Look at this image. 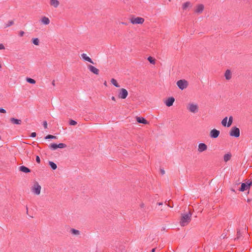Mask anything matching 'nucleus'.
Returning a JSON list of instances; mask_svg holds the SVG:
<instances>
[{
	"mask_svg": "<svg viewBox=\"0 0 252 252\" xmlns=\"http://www.w3.org/2000/svg\"><path fill=\"white\" fill-rule=\"evenodd\" d=\"M192 214L190 212L181 215L180 223L182 226L188 225L191 221Z\"/></svg>",
	"mask_w": 252,
	"mask_h": 252,
	"instance_id": "obj_1",
	"label": "nucleus"
},
{
	"mask_svg": "<svg viewBox=\"0 0 252 252\" xmlns=\"http://www.w3.org/2000/svg\"><path fill=\"white\" fill-rule=\"evenodd\" d=\"M187 109L189 112L195 114L199 111V106L198 104L194 102H189L187 105Z\"/></svg>",
	"mask_w": 252,
	"mask_h": 252,
	"instance_id": "obj_2",
	"label": "nucleus"
},
{
	"mask_svg": "<svg viewBox=\"0 0 252 252\" xmlns=\"http://www.w3.org/2000/svg\"><path fill=\"white\" fill-rule=\"evenodd\" d=\"M41 187L37 182H34L32 187V192L36 195H39L41 193Z\"/></svg>",
	"mask_w": 252,
	"mask_h": 252,
	"instance_id": "obj_3",
	"label": "nucleus"
},
{
	"mask_svg": "<svg viewBox=\"0 0 252 252\" xmlns=\"http://www.w3.org/2000/svg\"><path fill=\"white\" fill-rule=\"evenodd\" d=\"M233 117L232 116H230L229 118V119H228V121L227 122V121H228V118L227 117L224 118L221 121V125L223 126H227V127H229L231 126V125H232V122H233Z\"/></svg>",
	"mask_w": 252,
	"mask_h": 252,
	"instance_id": "obj_4",
	"label": "nucleus"
},
{
	"mask_svg": "<svg viewBox=\"0 0 252 252\" xmlns=\"http://www.w3.org/2000/svg\"><path fill=\"white\" fill-rule=\"evenodd\" d=\"M144 18L140 17H133L130 19V23L133 25L142 24L144 22Z\"/></svg>",
	"mask_w": 252,
	"mask_h": 252,
	"instance_id": "obj_5",
	"label": "nucleus"
},
{
	"mask_svg": "<svg viewBox=\"0 0 252 252\" xmlns=\"http://www.w3.org/2000/svg\"><path fill=\"white\" fill-rule=\"evenodd\" d=\"M229 135L231 136L238 137L240 136V129L239 128L233 126L229 131Z\"/></svg>",
	"mask_w": 252,
	"mask_h": 252,
	"instance_id": "obj_6",
	"label": "nucleus"
},
{
	"mask_svg": "<svg viewBox=\"0 0 252 252\" xmlns=\"http://www.w3.org/2000/svg\"><path fill=\"white\" fill-rule=\"evenodd\" d=\"M177 85L182 90L187 88L189 83L186 80H180L177 82Z\"/></svg>",
	"mask_w": 252,
	"mask_h": 252,
	"instance_id": "obj_7",
	"label": "nucleus"
},
{
	"mask_svg": "<svg viewBox=\"0 0 252 252\" xmlns=\"http://www.w3.org/2000/svg\"><path fill=\"white\" fill-rule=\"evenodd\" d=\"M252 185V181L251 180H248L246 183H242L241 184V187L239 189V191H244L247 189H249Z\"/></svg>",
	"mask_w": 252,
	"mask_h": 252,
	"instance_id": "obj_8",
	"label": "nucleus"
},
{
	"mask_svg": "<svg viewBox=\"0 0 252 252\" xmlns=\"http://www.w3.org/2000/svg\"><path fill=\"white\" fill-rule=\"evenodd\" d=\"M128 95V92L126 89L122 88L119 90L118 97L122 99H125Z\"/></svg>",
	"mask_w": 252,
	"mask_h": 252,
	"instance_id": "obj_9",
	"label": "nucleus"
},
{
	"mask_svg": "<svg viewBox=\"0 0 252 252\" xmlns=\"http://www.w3.org/2000/svg\"><path fill=\"white\" fill-rule=\"evenodd\" d=\"M204 9V5L203 4H197L194 8V12L198 14H200L202 13Z\"/></svg>",
	"mask_w": 252,
	"mask_h": 252,
	"instance_id": "obj_10",
	"label": "nucleus"
},
{
	"mask_svg": "<svg viewBox=\"0 0 252 252\" xmlns=\"http://www.w3.org/2000/svg\"><path fill=\"white\" fill-rule=\"evenodd\" d=\"M220 133V132L219 130L214 128L210 131V136L211 138H216L219 136Z\"/></svg>",
	"mask_w": 252,
	"mask_h": 252,
	"instance_id": "obj_11",
	"label": "nucleus"
},
{
	"mask_svg": "<svg viewBox=\"0 0 252 252\" xmlns=\"http://www.w3.org/2000/svg\"><path fill=\"white\" fill-rule=\"evenodd\" d=\"M207 149V146L204 143H200L198 147V152L199 153L203 152L206 151Z\"/></svg>",
	"mask_w": 252,
	"mask_h": 252,
	"instance_id": "obj_12",
	"label": "nucleus"
},
{
	"mask_svg": "<svg viewBox=\"0 0 252 252\" xmlns=\"http://www.w3.org/2000/svg\"><path fill=\"white\" fill-rule=\"evenodd\" d=\"M49 4L51 6L53 7L54 8H58L60 4V2L58 0H49Z\"/></svg>",
	"mask_w": 252,
	"mask_h": 252,
	"instance_id": "obj_13",
	"label": "nucleus"
},
{
	"mask_svg": "<svg viewBox=\"0 0 252 252\" xmlns=\"http://www.w3.org/2000/svg\"><path fill=\"white\" fill-rule=\"evenodd\" d=\"M88 68L89 69L90 71L93 72V73L98 75L99 73V70L96 68L95 67L92 65H88Z\"/></svg>",
	"mask_w": 252,
	"mask_h": 252,
	"instance_id": "obj_14",
	"label": "nucleus"
},
{
	"mask_svg": "<svg viewBox=\"0 0 252 252\" xmlns=\"http://www.w3.org/2000/svg\"><path fill=\"white\" fill-rule=\"evenodd\" d=\"M174 101V98L173 97H170L165 101V104L167 106L170 107L173 105Z\"/></svg>",
	"mask_w": 252,
	"mask_h": 252,
	"instance_id": "obj_15",
	"label": "nucleus"
},
{
	"mask_svg": "<svg viewBox=\"0 0 252 252\" xmlns=\"http://www.w3.org/2000/svg\"><path fill=\"white\" fill-rule=\"evenodd\" d=\"M81 58L85 61H87L90 63H92L94 64V62H93L92 60L87 56L86 54L83 53L81 55Z\"/></svg>",
	"mask_w": 252,
	"mask_h": 252,
	"instance_id": "obj_16",
	"label": "nucleus"
},
{
	"mask_svg": "<svg viewBox=\"0 0 252 252\" xmlns=\"http://www.w3.org/2000/svg\"><path fill=\"white\" fill-rule=\"evenodd\" d=\"M19 170L25 173H28L31 172V170L25 166H20L18 168Z\"/></svg>",
	"mask_w": 252,
	"mask_h": 252,
	"instance_id": "obj_17",
	"label": "nucleus"
},
{
	"mask_svg": "<svg viewBox=\"0 0 252 252\" xmlns=\"http://www.w3.org/2000/svg\"><path fill=\"white\" fill-rule=\"evenodd\" d=\"M40 21H41V22L42 23V24L45 25H47L49 24V23H50L49 19L46 16L42 17L41 18Z\"/></svg>",
	"mask_w": 252,
	"mask_h": 252,
	"instance_id": "obj_18",
	"label": "nucleus"
},
{
	"mask_svg": "<svg viewBox=\"0 0 252 252\" xmlns=\"http://www.w3.org/2000/svg\"><path fill=\"white\" fill-rule=\"evenodd\" d=\"M10 121L12 124L15 125H21L22 122L21 120L17 119L14 118H10Z\"/></svg>",
	"mask_w": 252,
	"mask_h": 252,
	"instance_id": "obj_19",
	"label": "nucleus"
},
{
	"mask_svg": "<svg viewBox=\"0 0 252 252\" xmlns=\"http://www.w3.org/2000/svg\"><path fill=\"white\" fill-rule=\"evenodd\" d=\"M136 121L139 123H142V124H148L147 121L143 117H137L136 118Z\"/></svg>",
	"mask_w": 252,
	"mask_h": 252,
	"instance_id": "obj_20",
	"label": "nucleus"
},
{
	"mask_svg": "<svg viewBox=\"0 0 252 252\" xmlns=\"http://www.w3.org/2000/svg\"><path fill=\"white\" fill-rule=\"evenodd\" d=\"M224 76L226 80H229L232 77V73L230 70H226L225 73H224Z\"/></svg>",
	"mask_w": 252,
	"mask_h": 252,
	"instance_id": "obj_21",
	"label": "nucleus"
},
{
	"mask_svg": "<svg viewBox=\"0 0 252 252\" xmlns=\"http://www.w3.org/2000/svg\"><path fill=\"white\" fill-rule=\"evenodd\" d=\"M231 155L230 153L226 154L224 155L223 160L225 162H227L231 158Z\"/></svg>",
	"mask_w": 252,
	"mask_h": 252,
	"instance_id": "obj_22",
	"label": "nucleus"
},
{
	"mask_svg": "<svg viewBox=\"0 0 252 252\" xmlns=\"http://www.w3.org/2000/svg\"><path fill=\"white\" fill-rule=\"evenodd\" d=\"M111 83L115 86L116 87L119 88L120 86L117 82V80L115 79L112 78L111 80Z\"/></svg>",
	"mask_w": 252,
	"mask_h": 252,
	"instance_id": "obj_23",
	"label": "nucleus"
},
{
	"mask_svg": "<svg viewBox=\"0 0 252 252\" xmlns=\"http://www.w3.org/2000/svg\"><path fill=\"white\" fill-rule=\"evenodd\" d=\"M49 148L53 150H55L58 148V145L55 143H52L49 145Z\"/></svg>",
	"mask_w": 252,
	"mask_h": 252,
	"instance_id": "obj_24",
	"label": "nucleus"
},
{
	"mask_svg": "<svg viewBox=\"0 0 252 252\" xmlns=\"http://www.w3.org/2000/svg\"><path fill=\"white\" fill-rule=\"evenodd\" d=\"M49 164L51 167V168L53 170H55L57 168V165L53 161H49Z\"/></svg>",
	"mask_w": 252,
	"mask_h": 252,
	"instance_id": "obj_25",
	"label": "nucleus"
},
{
	"mask_svg": "<svg viewBox=\"0 0 252 252\" xmlns=\"http://www.w3.org/2000/svg\"><path fill=\"white\" fill-rule=\"evenodd\" d=\"M191 6V3L189 2H186L183 4V8L184 10H186L189 7Z\"/></svg>",
	"mask_w": 252,
	"mask_h": 252,
	"instance_id": "obj_26",
	"label": "nucleus"
},
{
	"mask_svg": "<svg viewBox=\"0 0 252 252\" xmlns=\"http://www.w3.org/2000/svg\"><path fill=\"white\" fill-rule=\"evenodd\" d=\"M32 43L35 45H39L40 43L39 39L37 38L33 39L32 40Z\"/></svg>",
	"mask_w": 252,
	"mask_h": 252,
	"instance_id": "obj_27",
	"label": "nucleus"
},
{
	"mask_svg": "<svg viewBox=\"0 0 252 252\" xmlns=\"http://www.w3.org/2000/svg\"><path fill=\"white\" fill-rule=\"evenodd\" d=\"M148 60L150 63L153 64L155 63V60L152 57H149L148 58Z\"/></svg>",
	"mask_w": 252,
	"mask_h": 252,
	"instance_id": "obj_28",
	"label": "nucleus"
},
{
	"mask_svg": "<svg viewBox=\"0 0 252 252\" xmlns=\"http://www.w3.org/2000/svg\"><path fill=\"white\" fill-rule=\"evenodd\" d=\"M71 232L72 234L75 235H78L80 234V232L79 230H76V229H71Z\"/></svg>",
	"mask_w": 252,
	"mask_h": 252,
	"instance_id": "obj_29",
	"label": "nucleus"
},
{
	"mask_svg": "<svg viewBox=\"0 0 252 252\" xmlns=\"http://www.w3.org/2000/svg\"><path fill=\"white\" fill-rule=\"evenodd\" d=\"M58 145V148L63 149L66 147V145L63 143H60Z\"/></svg>",
	"mask_w": 252,
	"mask_h": 252,
	"instance_id": "obj_30",
	"label": "nucleus"
},
{
	"mask_svg": "<svg viewBox=\"0 0 252 252\" xmlns=\"http://www.w3.org/2000/svg\"><path fill=\"white\" fill-rule=\"evenodd\" d=\"M56 137L52 135H48L45 137V139H55Z\"/></svg>",
	"mask_w": 252,
	"mask_h": 252,
	"instance_id": "obj_31",
	"label": "nucleus"
},
{
	"mask_svg": "<svg viewBox=\"0 0 252 252\" xmlns=\"http://www.w3.org/2000/svg\"><path fill=\"white\" fill-rule=\"evenodd\" d=\"M69 124L71 126H75L77 124V122L74 120H71Z\"/></svg>",
	"mask_w": 252,
	"mask_h": 252,
	"instance_id": "obj_32",
	"label": "nucleus"
},
{
	"mask_svg": "<svg viewBox=\"0 0 252 252\" xmlns=\"http://www.w3.org/2000/svg\"><path fill=\"white\" fill-rule=\"evenodd\" d=\"M14 24V22L13 21H9L7 24V27L10 26Z\"/></svg>",
	"mask_w": 252,
	"mask_h": 252,
	"instance_id": "obj_33",
	"label": "nucleus"
},
{
	"mask_svg": "<svg viewBox=\"0 0 252 252\" xmlns=\"http://www.w3.org/2000/svg\"><path fill=\"white\" fill-rule=\"evenodd\" d=\"M0 113H6V111L5 109L2 108H0Z\"/></svg>",
	"mask_w": 252,
	"mask_h": 252,
	"instance_id": "obj_34",
	"label": "nucleus"
},
{
	"mask_svg": "<svg viewBox=\"0 0 252 252\" xmlns=\"http://www.w3.org/2000/svg\"><path fill=\"white\" fill-rule=\"evenodd\" d=\"M5 49V47L3 44H0V50H3Z\"/></svg>",
	"mask_w": 252,
	"mask_h": 252,
	"instance_id": "obj_35",
	"label": "nucleus"
},
{
	"mask_svg": "<svg viewBox=\"0 0 252 252\" xmlns=\"http://www.w3.org/2000/svg\"><path fill=\"white\" fill-rule=\"evenodd\" d=\"M43 126H44V127L45 128H47V123L46 121H44L43 122Z\"/></svg>",
	"mask_w": 252,
	"mask_h": 252,
	"instance_id": "obj_36",
	"label": "nucleus"
},
{
	"mask_svg": "<svg viewBox=\"0 0 252 252\" xmlns=\"http://www.w3.org/2000/svg\"><path fill=\"white\" fill-rule=\"evenodd\" d=\"M36 161L38 163H39L40 162V158L38 156H36Z\"/></svg>",
	"mask_w": 252,
	"mask_h": 252,
	"instance_id": "obj_37",
	"label": "nucleus"
},
{
	"mask_svg": "<svg viewBox=\"0 0 252 252\" xmlns=\"http://www.w3.org/2000/svg\"><path fill=\"white\" fill-rule=\"evenodd\" d=\"M24 34V32L23 31H20V32H19V35H20V36H23Z\"/></svg>",
	"mask_w": 252,
	"mask_h": 252,
	"instance_id": "obj_38",
	"label": "nucleus"
},
{
	"mask_svg": "<svg viewBox=\"0 0 252 252\" xmlns=\"http://www.w3.org/2000/svg\"><path fill=\"white\" fill-rule=\"evenodd\" d=\"M27 81L30 83H32V78H28L27 79Z\"/></svg>",
	"mask_w": 252,
	"mask_h": 252,
	"instance_id": "obj_39",
	"label": "nucleus"
},
{
	"mask_svg": "<svg viewBox=\"0 0 252 252\" xmlns=\"http://www.w3.org/2000/svg\"><path fill=\"white\" fill-rule=\"evenodd\" d=\"M160 172L162 174H164L165 173V171L164 170H162V169H161L160 170Z\"/></svg>",
	"mask_w": 252,
	"mask_h": 252,
	"instance_id": "obj_40",
	"label": "nucleus"
},
{
	"mask_svg": "<svg viewBox=\"0 0 252 252\" xmlns=\"http://www.w3.org/2000/svg\"><path fill=\"white\" fill-rule=\"evenodd\" d=\"M36 133L35 132H32V137H34L36 136Z\"/></svg>",
	"mask_w": 252,
	"mask_h": 252,
	"instance_id": "obj_41",
	"label": "nucleus"
},
{
	"mask_svg": "<svg viewBox=\"0 0 252 252\" xmlns=\"http://www.w3.org/2000/svg\"><path fill=\"white\" fill-rule=\"evenodd\" d=\"M111 99L112 100H113V101H116V99H115V97L114 96H112L111 97Z\"/></svg>",
	"mask_w": 252,
	"mask_h": 252,
	"instance_id": "obj_42",
	"label": "nucleus"
},
{
	"mask_svg": "<svg viewBox=\"0 0 252 252\" xmlns=\"http://www.w3.org/2000/svg\"><path fill=\"white\" fill-rule=\"evenodd\" d=\"M156 248H154L152 250L151 252H155Z\"/></svg>",
	"mask_w": 252,
	"mask_h": 252,
	"instance_id": "obj_43",
	"label": "nucleus"
},
{
	"mask_svg": "<svg viewBox=\"0 0 252 252\" xmlns=\"http://www.w3.org/2000/svg\"><path fill=\"white\" fill-rule=\"evenodd\" d=\"M104 86H107V82H106V81L104 82Z\"/></svg>",
	"mask_w": 252,
	"mask_h": 252,
	"instance_id": "obj_44",
	"label": "nucleus"
},
{
	"mask_svg": "<svg viewBox=\"0 0 252 252\" xmlns=\"http://www.w3.org/2000/svg\"><path fill=\"white\" fill-rule=\"evenodd\" d=\"M35 83V81L32 79V84Z\"/></svg>",
	"mask_w": 252,
	"mask_h": 252,
	"instance_id": "obj_45",
	"label": "nucleus"
},
{
	"mask_svg": "<svg viewBox=\"0 0 252 252\" xmlns=\"http://www.w3.org/2000/svg\"><path fill=\"white\" fill-rule=\"evenodd\" d=\"M52 85H53V86H55V81H53V82H52Z\"/></svg>",
	"mask_w": 252,
	"mask_h": 252,
	"instance_id": "obj_46",
	"label": "nucleus"
},
{
	"mask_svg": "<svg viewBox=\"0 0 252 252\" xmlns=\"http://www.w3.org/2000/svg\"><path fill=\"white\" fill-rule=\"evenodd\" d=\"M158 205H161L162 204V203H158Z\"/></svg>",
	"mask_w": 252,
	"mask_h": 252,
	"instance_id": "obj_47",
	"label": "nucleus"
},
{
	"mask_svg": "<svg viewBox=\"0 0 252 252\" xmlns=\"http://www.w3.org/2000/svg\"><path fill=\"white\" fill-rule=\"evenodd\" d=\"M231 190H232V191H233V192H235V190H234V189H231Z\"/></svg>",
	"mask_w": 252,
	"mask_h": 252,
	"instance_id": "obj_48",
	"label": "nucleus"
},
{
	"mask_svg": "<svg viewBox=\"0 0 252 252\" xmlns=\"http://www.w3.org/2000/svg\"><path fill=\"white\" fill-rule=\"evenodd\" d=\"M168 206L170 207H172V206H171V205H168Z\"/></svg>",
	"mask_w": 252,
	"mask_h": 252,
	"instance_id": "obj_49",
	"label": "nucleus"
},
{
	"mask_svg": "<svg viewBox=\"0 0 252 252\" xmlns=\"http://www.w3.org/2000/svg\"><path fill=\"white\" fill-rule=\"evenodd\" d=\"M168 206L170 207H172V206H171V205H168Z\"/></svg>",
	"mask_w": 252,
	"mask_h": 252,
	"instance_id": "obj_50",
	"label": "nucleus"
},
{
	"mask_svg": "<svg viewBox=\"0 0 252 252\" xmlns=\"http://www.w3.org/2000/svg\"><path fill=\"white\" fill-rule=\"evenodd\" d=\"M122 24H124V25H126V23H122Z\"/></svg>",
	"mask_w": 252,
	"mask_h": 252,
	"instance_id": "obj_51",
	"label": "nucleus"
}]
</instances>
